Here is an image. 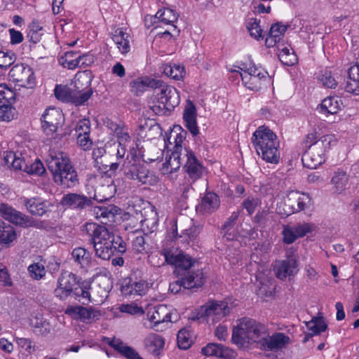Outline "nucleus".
<instances>
[{"instance_id": "obj_1", "label": "nucleus", "mask_w": 359, "mask_h": 359, "mask_svg": "<svg viewBox=\"0 0 359 359\" xmlns=\"http://www.w3.org/2000/svg\"><path fill=\"white\" fill-rule=\"evenodd\" d=\"M89 236L97 257L109 260L116 252L123 254L126 244L122 238L110 232L105 226L96 223H86L83 229Z\"/></svg>"}, {"instance_id": "obj_2", "label": "nucleus", "mask_w": 359, "mask_h": 359, "mask_svg": "<svg viewBox=\"0 0 359 359\" xmlns=\"http://www.w3.org/2000/svg\"><path fill=\"white\" fill-rule=\"evenodd\" d=\"M46 164L57 185L72 189L79 184L77 171L67 155L62 153L50 154L46 159Z\"/></svg>"}, {"instance_id": "obj_3", "label": "nucleus", "mask_w": 359, "mask_h": 359, "mask_svg": "<svg viewBox=\"0 0 359 359\" xmlns=\"http://www.w3.org/2000/svg\"><path fill=\"white\" fill-rule=\"evenodd\" d=\"M90 79L87 72L76 74L74 88L57 85L54 90L55 97L64 102H71L75 105L84 104L92 95Z\"/></svg>"}, {"instance_id": "obj_4", "label": "nucleus", "mask_w": 359, "mask_h": 359, "mask_svg": "<svg viewBox=\"0 0 359 359\" xmlns=\"http://www.w3.org/2000/svg\"><path fill=\"white\" fill-rule=\"evenodd\" d=\"M252 143L259 156L268 163L277 164L280 160L279 141L268 127L259 126L252 134Z\"/></svg>"}, {"instance_id": "obj_5", "label": "nucleus", "mask_w": 359, "mask_h": 359, "mask_svg": "<svg viewBox=\"0 0 359 359\" xmlns=\"http://www.w3.org/2000/svg\"><path fill=\"white\" fill-rule=\"evenodd\" d=\"M267 329L264 325L250 318H243L233 327L232 341L240 347L245 348L253 343H259L264 336H267Z\"/></svg>"}, {"instance_id": "obj_6", "label": "nucleus", "mask_w": 359, "mask_h": 359, "mask_svg": "<svg viewBox=\"0 0 359 359\" xmlns=\"http://www.w3.org/2000/svg\"><path fill=\"white\" fill-rule=\"evenodd\" d=\"M156 86L154 88V100L151 109L158 116L170 112L180 102L177 90L160 79L156 80Z\"/></svg>"}, {"instance_id": "obj_7", "label": "nucleus", "mask_w": 359, "mask_h": 359, "mask_svg": "<svg viewBox=\"0 0 359 359\" xmlns=\"http://www.w3.org/2000/svg\"><path fill=\"white\" fill-rule=\"evenodd\" d=\"M334 137L325 135L320 137L318 141L309 145L302 155L304 165L310 169H316L325 161V154L330 149Z\"/></svg>"}, {"instance_id": "obj_8", "label": "nucleus", "mask_w": 359, "mask_h": 359, "mask_svg": "<svg viewBox=\"0 0 359 359\" xmlns=\"http://www.w3.org/2000/svg\"><path fill=\"white\" fill-rule=\"evenodd\" d=\"M232 72L240 74L242 82L245 87L252 90H259L268 80V72L261 67H257L255 64H250L249 67L242 65L238 67V69Z\"/></svg>"}, {"instance_id": "obj_9", "label": "nucleus", "mask_w": 359, "mask_h": 359, "mask_svg": "<svg viewBox=\"0 0 359 359\" xmlns=\"http://www.w3.org/2000/svg\"><path fill=\"white\" fill-rule=\"evenodd\" d=\"M229 313L230 308L226 302L211 300L200 307L196 318H204L208 323L215 324L224 318Z\"/></svg>"}, {"instance_id": "obj_10", "label": "nucleus", "mask_w": 359, "mask_h": 359, "mask_svg": "<svg viewBox=\"0 0 359 359\" xmlns=\"http://www.w3.org/2000/svg\"><path fill=\"white\" fill-rule=\"evenodd\" d=\"M21 156V154H17L13 151H7L4 154V163L8 168H13L15 170H23L31 175L40 176L46 172L43 164L41 161L36 160L28 165Z\"/></svg>"}, {"instance_id": "obj_11", "label": "nucleus", "mask_w": 359, "mask_h": 359, "mask_svg": "<svg viewBox=\"0 0 359 359\" xmlns=\"http://www.w3.org/2000/svg\"><path fill=\"white\" fill-rule=\"evenodd\" d=\"M64 115L55 107L47 108L41 116V129L50 138H55L59 126L64 123Z\"/></svg>"}, {"instance_id": "obj_12", "label": "nucleus", "mask_w": 359, "mask_h": 359, "mask_svg": "<svg viewBox=\"0 0 359 359\" xmlns=\"http://www.w3.org/2000/svg\"><path fill=\"white\" fill-rule=\"evenodd\" d=\"M310 201L311 198L308 194L290 191L284 199L283 212H280V213L288 216L299 212L305 210Z\"/></svg>"}, {"instance_id": "obj_13", "label": "nucleus", "mask_w": 359, "mask_h": 359, "mask_svg": "<svg viewBox=\"0 0 359 359\" xmlns=\"http://www.w3.org/2000/svg\"><path fill=\"white\" fill-rule=\"evenodd\" d=\"M273 271L276 276L280 280L294 277L299 271L297 256L292 252L287 251L285 259L275 262Z\"/></svg>"}, {"instance_id": "obj_14", "label": "nucleus", "mask_w": 359, "mask_h": 359, "mask_svg": "<svg viewBox=\"0 0 359 359\" xmlns=\"http://www.w3.org/2000/svg\"><path fill=\"white\" fill-rule=\"evenodd\" d=\"M65 313L72 318L86 324H90L100 319L102 313L93 306L85 307L80 305L68 306Z\"/></svg>"}, {"instance_id": "obj_15", "label": "nucleus", "mask_w": 359, "mask_h": 359, "mask_svg": "<svg viewBox=\"0 0 359 359\" xmlns=\"http://www.w3.org/2000/svg\"><path fill=\"white\" fill-rule=\"evenodd\" d=\"M78 285L79 280L74 273L64 271L57 279V285L54 290V294L60 299L65 300L68 297L74 294L78 287Z\"/></svg>"}, {"instance_id": "obj_16", "label": "nucleus", "mask_w": 359, "mask_h": 359, "mask_svg": "<svg viewBox=\"0 0 359 359\" xmlns=\"http://www.w3.org/2000/svg\"><path fill=\"white\" fill-rule=\"evenodd\" d=\"M182 154L185 158L183 169L189 176L188 181L194 183L203 177L205 167L189 148L184 147Z\"/></svg>"}, {"instance_id": "obj_17", "label": "nucleus", "mask_w": 359, "mask_h": 359, "mask_svg": "<svg viewBox=\"0 0 359 359\" xmlns=\"http://www.w3.org/2000/svg\"><path fill=\"white\" fill-rule=\"evenodd\" d=\"M0 215L10 222L24 228L38 226L37 222L32 217L6 203H0Z\"/></svg>"}, {"instance_id": "obj_18", "label": "nucleus", "mask_w": 359, "mask_h": 359, "mask_svg": "<svg viewBox=\"0 0 359 359\" xmlns=\"http://www.w3.org/2000/svg\"><path fill=\"white\" fill-rule=\"evenodd\" d=\"M160 255L165 257L164 262L185 271H189V269L194 266L195 262L191 257L181 250H163L160 252Z\"/></svg>"}, {"instance_id": "obj_19", "label": "nucleus", "mask_w": 359, "mask_h": 359, "mask_svg": "<svg viewBox=\"0 0 359 359\" xmlns=\"http://www.w3.org/2000/svg\"><path fill=\"white\" fill-rule=\"evenodd\" d=\"M9 77L22 87L32 88L35 84L34 72L28 65L17 64L9 72Z\"/></svg>"}, {"instance_id": "obj_20", "label": "nucleus", "mask_w": 359, "mask_h": 359, "mask_svg": "<svg viewBox=\"0 0 359 359\" xmlns=\"http://www.w3.org/2000/svg\"><path fill=\"white\" fill-rule=\"evenodd\" d=\"M60 204L67 208L83 211L93 205V201L84 194L69 193L62 196Z\"/></svg>"}, {"instance_id": "obj_21", "label": "nucleus", "mask_w": 359, "mask_h": 359, "mask_svg": "<svg viewBox=\"0 0 359 359\" xmlns=\"http://www.w3.org/2000/svg\"><path fill=\"white\" fill-rule=\"evenodd\" d=\"M148 285L146 280L130 276L124 279L121 286V292L128 297L142 296L146 293Z\"/></svg>"}, {"instance_id": "obj_22", "label": "nucleus", "mask_w": 359, "mask_h": 359, "mask_svg": "<svg viewBox=\"0 0 359 359\" xmlns=\"http://www.w3.org/2000/svg\"><path fill=\"white\" fill-rule=\"evenodd\" d=\"M291 342L290 338L283 332H275L271 336H264L260 348L264 351H278L285 348Z\"/></svg>"}, {"instance_id": "obj_23", "label": "nucleus", "mask_w": 359, "mask_h": 359, "mask_svg": "<svg viewBox=\"0 0 359 359\" xmlns=\"http://www.w3.org/2000/svg\"><path fill=\"white\" fill-rule=\"evenodd\" d=\"M124 175L133 180L146 184L149 178V170L141 163L128 162L123 165Z\"/></svg>"}, {"instance_id": "obj_24", "label": "nucleus", "mask_w": 359, "mask_h": 359, "mask_svg": "<svg viewBox=\"0 0 359 359\" xmlns=\"http://www.w3.org/2000/svg\"><path fill=\"white\" fill-rule=\"evenodd\" d=\"M147 317L151 323L153 324L151 327L158 330L157 327L161 323L171 321L170 309L166 305H158L155 306L152 311L150 310L148 311Z\"/></svg>"}, {"instance_id": "obj_25", "label": "nucleus", "mask_w": 359, "mask_h": 359, "mask_svg": "<svg viewBox=\"0 0 359 359\" xmlns=\"http://www.w3.org/2000/svg\"><path fill=\"white\" fill-rule=\"evenodd\" d=\"M201 353L206 356H215L224 359H233L235 352L220 344L210 343L202 348Z\"/></svg>"}, {"instance_id": "obj_26", "label": "nucleus", "mask_w": 359, "mask_h": 359, "mask_svg": "<svg viewBox=\"0 0 359 359\" xmlns=\"http://www.w3.org/2000/svg\"><path fill=\"white\" fill-rule=\"evenodd\" d=\"M184 289L191 290L201 287L205 282V275L201 269L185 271L182 277Z\"/></svg>"}, {"instance_id": "obj_27", "label": "nucleus", "mask_w": 359, "mask_h": 359, "mask_svg": "<svg viewBox=\"0 0 359 359\" xmlns=\"http://www.w3.org/2000/svg\"><path fill=\"white\" fill-rule=\"evenodd\" d=\"M196 117V107L192 102H189L184 109L183 119L185 122V126L194 137L199 134Z\"/></svg>"}, {"instance_id": "obj_28", "label": "nucleus", "mask_w": 359, "mask_h": 359, "mask_svg": "<svg viewBox=\"0 0 359 359\" xmlns=\"http://www.w3.org/2000/svg\"><path fill=\"white\" fill-rule=\"evenodd\" d=\"M287 30L285 24H271L268 32L266 33L265 46L267 48H272L280 43L281 37Z\"/></svg>"}, {"instance_id": "obj_29", "label": "nucleus", "mask_w": 359, "mask_h": 359, "mask_svg": "<svg viewBox=\"0 0 359 359\" xmlns=\"http://www.w3.org/2000/svg\"><path fill=\"white\" fill-rule=\"evenodd\" d=\"M93 214L102 224L113 222L120 209L114 205H100L93 208Z\"/></svg>"}, {"instance_id": "obj_30", "label": "nucleus", "mask_w": 359, "mask_h": 359, "mask_svg": "<svg viewBox=\"0 0 359 359\" xmlns=\"http://www.w3.org/2000/svg\"><path fill=\"white\" fill-rule=\"evenodd\" d=\"M27 210L33 215L43 216L50 210L51 203L47 201H41L39 198H32L24 200Z\"/></svg>"}, {"instance_id": "obj_31", "label": "nucleus", "mask_w": 359, "mask_h": 359, "mask_svg": "<svg viewBox=\"0 0 359 359\" xmlns=\"http://www.w3.org/2000/svg\"><path fill=\"white\" fill-rule=\"evenodd\" d=\"M332 191L335 194H341L349 187V176L344 170L338 169L331 179Z\"/></svg>"}, {"instance_id": "obj_32", "label": "nucleus", "mask_w": 359, "mask_h": 359, "mask_svg": "<svg viewBox=\"0 0 359 359\" xmlns=\"http://www.w3.org/2000/svg\"><path fill=\"white\" fill-rule=\"evenodd\" d=\"M219 196L215 193L208 192L202 198L197 210L203 214H210L219 208Z\"/></svg>"}, {"instance_id": "obj_33", "label": "nucleus", "mask_w": 359, "mask_h": 359, "mask_svg": "<svg viewBox=\"0 0 359 359\" xmlns=\"http://www.w3.org/2000/svg\"><path fill=\"white\" fill-rule=\"evenodd\" d=\"M156 79L149 77L137 78L129 83L130 92L135 96L141 95L147 87L154 88L156 86Z\"/></svg>"}, {"instance_id": "obj_34", "label": "nucleus", "mask_w": 359, "mask_h": 359, "mask_svg": "<svg viewBox=\"0 0 359 359\" xmlns=\"http://www.w3.org/2000/svg\"><path fill=\"white\" fill-rule=\"evenodd\" d=\"M178 13L170 8L160 9L155 15H147L145 21L151 22H175L178 19Z\"/></svg>"}, {"instance_id": "obj_35", "label": "nucleus", "mask_w": 359, "mask_h": 359, "mask_svg": "<svg viewBox=\"0 0 359 359\" xmlns=\"http://www.w3.org/2000/svg\"><path fill=\"white\" fill-rule=\"evenodd\" d=\"M306 327L311 333L305 334L303 342H307L313 335L319 334L325 332L327 327L326 323L323 317H313L310 321L306 323Z\"/></svg>"}, {"instance_id": "obj_36", "label": "nucleus", "mask_w": 359, "mask_h": 359, "mask_svg": "<svg viewBox=\"0 0 359 359\" xmlns=\"http://www.w3.org/2000/svg\"><path fill=\"white\" fill-rule=\"evenodd\" d=\"M182 151L174 150L169 158H165V163L163 164V169L168 172H176L180 168L182 162L184 163L185 158L182 156Z\"/></svg>"}, {"instance_id": "obj_37", "label": "nucleus", "mask_w": 359, "mask_h": 359, "mask_svg": "<svg viewBox=\"0 0 359 359\" xmlns=\"http://www.w3.org/2000/svg\"><path fill=\"white\" fill-rule=\"evenodd\" d=\"M76 263L82 269H88L91 265V253L83 248H76L72 252Z\"/></svg>"}, {"instance_id": "obj_38", "label": "nucleus", "mask_w": 359, "mask_h": 359, "mask_svg": "<svg viewBox=\"0 0 359 359\" xmlns=\"http://www.w3.org/2000/svg\"><path fill=\"white\" fill-rule=\"evenodd\" d=\"M31 325L34 332L41 336H47L50 333L51 326L49 322L41 315H36L31 320Z\"/></svg>"}, {"instance_id": "obj_39", "label": "nucleus", "mask_w": 359, "mask_h": 359, "mask_svg": "<svg viewBox=\"0 0 359 359\" xmlns=\"http://www.w3.org/2000/svg\"><path fill=\"white\" fill-rule=\"evenodd\" d=\"M142 230L147 233L155 231L158 228V218L156 211L151 210L144 219L140 220Z\"/></svg>"}, {"instance_id": "obj_40", "label": "nucleus", "mask_w": 359, "mask_h": 359, "mask_svg": "<svg viewBox=\"0 0 359 359\" xmlns=\"http://www.w3.org/2000/svg\"><path fill=\"white\" fill-rule=\"evenodd\" d=\"M163 72L174 80H181L185 75V71L183 66L177 64H164L161 67Z\"/></svg>"}, {"instance_id": "obj_41", "label": "nucleus", "mask_w": 359, "mask_h": 359, "mask_svg": "<svg viewBox=\"0 0 359 359\" xmlns=\"http://www.w3.org/2000/svg\"><path fill=\"white\" fill-rule=\"evenodd\" d=\"M341 100L338 97L330 96L325 98L321 104V109L328 114H336L341 109Z\"/></svg>"}, {"instance_id": "obj_42", "label": "nucleus", "mask_w": 359, "mask_h": 359, "mask_svg": "<svg viewBox=\"0 0 359 359\" xmlns=\"http://www.w3.org/2000/svg\"><path fill=\"white\" fill-rule=\"evenodd\" d=\"M144 344L149 351L156 353L163 348L165 341L161 336L157 334H150L144 339Z\"/></svg>"}, {"instance_id": "obj_43", "label": "nucleus", "mask_w": 359, "mask_h": 359, "mask_svg": "<svg viewBox=\"0 0 359 359\" xmlns=\"http://www.w3.org/2000/svg\"><path fill=\"white\" fill-rule=\"evenodd\" d=\"M277 48L279 51L278 54L279 60L283 65L292 66L296 62L297 57L294 53L289 48L284 46L283 43L278 44Z\"/></svg>"}, {"instance_id": "obj_44", "label": "nucleus", "mask_w": 359, "mask_h": 359, "mask_svg": "<svg viewBox=\"0 0 359 359\" xmlns=\"http://www.w3.org/2000/svg\"><path fill=\"white\" fill-rule=\"evenodd\" d=\"M16 239V233L14 228L0 222V243L9 245Z\"/></svg>"}, {"instance_id": "obj_45", "label": "nucleus", "mask_w": 359, "mask_h": 359, "mask_svg": "<svg viewBox=\"0 0 359 359\" xmlns=\"http://www.w3.org/2000/svg\"><path fill=\"white\" fill-rule=\"evenodd\" d=\"M111 346L114 347L116 350L118 351L128 359H142L138 353L136 352L133 348L126 346L121 341L114 340L111 343Z\"/></svg>"}, {"instance_id": "obj_46", "label": "nucleus", "mask_w": 359, "mask_h": 359, "mask_svg": "<svg viewBox=\"0 0 359 359\" xmlns=\"http://www.w3.org/2000/svg\"><path fill=\"white\" fill-rule=\"evenodd\" d=\"M177 340L180 348L187 349L192 344L191 334L189 330L182 329L177 333Z\"/></svg>"}, {"instance_id": "obj_47", "label": "nucleus", "mask_w": 359, "mask_h": 359, "mask_svg": "<svg viewBox=\"0 0 359 359\" xmlns=\"http://www.w3.org/2000/svg\"><path fill=\"white\" fill-rule=\"evenodd\" d=\"M27 32L29 40L36 43L41 40L45 30L39 24H29Z\"/></svg>"}, {"instance_id": "obj_48", "label": "nucleus", "mask_w": 359, "mask_h": 359, "mask_svg": "<svg viewBox=\"0 0 359 359\" xmlns=\"http://www.w3.org/2000/svg\"><path fill=\"white\" fill-rule=\"evenodd\" d=\"M15 100V92L6 84H0V102L12 104Z\"/></svg>"}, {"instance_id": "obj_49", "label": "nucleus", "mask_w": 359, "mask_h": 359, "mask_svg": "<svg viewBox=\"0 0 359 359\" xmlns=\"http://www.w3.org/2000/svg\"><path fill=\"white\" fill-rule=\"evenodd\" d=\"M76 52L67 51L65 53L64 55L60 58V62L64 67H67L69 69H74L77 67L78 63L76 62Z\"/></svg>"}, {"instance_id": "obj_50", "label": "nucleus", "mask_w": 359, "mask_h": 359, "mask_svg": "<svg viewBox=\"0 0 359 359\" xmlns=\"http://www.w3.org/2000/svg\"><path fill=\"white\" fill-rule=\"evenodd\" d=\"M201 233V227L199 226L191 225L189 229H184L182 234L180 236V238L182 241H184L188 244L190 242H194Z\"/></svg>"}, {"instance_id": "obj_51", "label": "nucleus", "mask_w": 359, "mask_h": 359, "mask_svg": "<svg viewBox=\"0 0 359 359\" xmlns=\"http://www.w3.org/2000/svg\"><path fill=\"white\" fill-rule=\"evenodd\" d=\"M28 272L32 279L39 280L43 278L46 273L44 266L41 263H34L28 266Z\"/></svg>"}, {"instance_id": "obj_52", "label": "nucleus", "mask_w": 359, "mask_h": 359, "mask_svg": "<svg viewBox=\"0 0 359 359\" xmlns=\"http://www.w3.org/2000/svg\"><path fill=\"white\" fill-rule=\"evenodd\" d=\"M264 25L263 24V25ZM247 29L250 35L257 41L263 39L266 36V30L260 24H248ZM267 29L268 27H266V29Z\"/></svg>"}, {"instance_id": "obj_53", "label": "nucleus", "mask_w": 359, "mask_h": 359, "mask_svg": "<svg viewBox=\"0 0 359 359\" xmlns=\"http://www.w3.org/2000/svg\"><path fill=\"white\" fill-rule=\"evenodd\" d=\"M318 80L325 88H335L337 86V82L331 72L327 69L323 71L319 74Z\"/></svg>"}, {"instance_id": "obj_54", "label": "nucleus", "mask_w": 359, "mask_h": 359, "mask_svg": "<svg viewBox=\"0 0 359 359\" xmlns=\"http://www.w3.org/2000/svg\"><path fill=\"white\" fill-rule=\"evenodd\" d=\"M72 296L83 305L88 304L91 302L90 294L87 286L77 287Z\"/></svg>"}, {"instance_id": "obj_55", "label": "nucleus", "mask_w": 359, "mask_h": 359, "mask_svg": "<svg viewBox=\"0 0 359 359\" xmlns=\"http://www.w3.org/2000/svg\"><path fill=\"white\" fill-rule=\"evenodd\" d=\"M283 242L285 244H292L297 238L292 226L285 225L282 231Z\"/></svg>"}, {"instance_id": "obj_56", "label": "nucleus", "mask_w": 359, "mask_h": 359, "mask_svg": "<svg viewBox=\"0 0 359 359\" xmlns=\"http://www.w3.org/2000/svg\"><path fill=\"white\" fill-rule=\"evenodd\" d=\"M15 59L16 55L14 53L0 51V67L8 68L15 62Z\"/></svg>"}, {"instance_id": "obj_57", "label": "nucleus", "mask_w": 359, "mask_h": 359, "mask_svg": "<svg viewBox=\"0 0 359 359\" xmlns=\"http://www.w3.org/2000/svg\"><path fill=\"white\" fill-rule=\"evenodd\" d=\"M14 110L11 104L3 103L0 105V121H10L13 119Z\"/></svg>"}, {"instance_id": "obj_58", "label": "nucleus", "mask_w": 359, "mask_h": 359, "mask_svg": "<svg viewBox=\"0 0 359 359\" xmlns=\"http://www.w3.org/2000/svg\"><path fill=\"white\" fill-rule=\"evenodd\" d=\"M76 136L87 135L90 134V124L88 119L79 120L75 127Z\"/></svg>"}, {"instance_id": "obj_59", "label": "nucleus", "mask_w": 359, "mask_h": 359, "mask_svg": "<svg viewBox=\"0 0 359 359\" xmlns=\"http://www.w3.org/2000/svg\"><path fill=\"white\" fill-rule=\"evenodd\" d=\"M95 60V57L90 53L79 55L76 57V62L78 63L77 67L83 69L86 68L93 64Z\"/></svg>"}, {"instance_id": "obj_60", "label": "nucleus", "mask_w": 359, "mask_h": 359, "mask_svg": "<svg viewBox=\"0 0 359 359\" xmlns=\"http://www.w3.org/2000/svg\"><path fill=\"white\" fill-rule=\"evenodd\" d=\"M130 34L127 32V29L118 28L114 30L113 33L112 39L117 45L121 44V42L126 40H130Z\"/></svg>"}, {"instance_id": "obj_61", "label": "nucleus", "mask_w": 359, "mask_h": 359, "mask_svg": "<svg viewBox=\"0 0 359 359\" xmlns=\"http://www.w3.org/2000/svg\"><path fill=\"white\" fill-rule=\"evenodd\" d=\"M292 227L298 238H302L312 231V224L306 222L298 223Z\"/></svg>"}, {"instance_id": "obj_62", "label": "nucleus", "mask_w": 359, "mask_h": 359, "mask_svg": "<svg viewBox=\"0 0 359 359\" xmlns=\"http://www.w3.org/2000/svg\"><path fill=\"white\" fill-rule=\"evenodd\" d=\"M147 243L143 236H136L133 241V248L137 253H143L147 251Z\"/></svg>"}, {"instance_id": "obj_63", "label": "nucleus", "mask_w": 359, "mask_h": 359, "mask_svg": "<svg viewBox=\"0 0 359 359\" xmlns=\"http://www.w3.org/2000/svg\"><path fill=\"white\" fill-rule=\"evenodd\" d=\"M121 311L132 315H142L144 312L142 307L138 306L135 304H123Z\"/></svg>"}, {"instance_id": "obj_64", "label": "nucleus", "mask_w": 359, "mask_h": 359, "mask_svg": "<svg viewBox=\"0 0 359 359\" xmlns=\"http://www.w3.org/2000/svg\"><path fill=\"white\" fill-rule=\"evenodd\" d=\"M345 90L348 93L359 95V80L348 76Z\"/></svg>"}]
</instances>
